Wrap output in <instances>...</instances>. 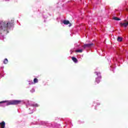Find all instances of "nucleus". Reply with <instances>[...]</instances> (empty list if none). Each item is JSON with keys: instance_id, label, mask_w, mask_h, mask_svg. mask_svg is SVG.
Returning a JSON list of instances; mask_svg holds the SVG:
<instances>
[{"instance_id": "20e7f679", "label": "nucleus", "mask_w": 128, "mask_h": 128, "mask_svg": "<svg viewBox=\"0 0 128 128\" xmlns=\"http://www.w3.org/2000/svg\"><path fill=\"white\" fill-rule=\"evenodd\" d=\"M0 128H6V122L4 121H2L0 123Z\"/></svg>"}, {"instance_id": "9b49d317", "label": "nucleus", "mask_w": 128, "mask_h": 128, "mask_svg": "<svg viewBox=\"0 0 128 128\" xmlns=\"http://www.w3.org/2000/svg\"><path fill=\"white\" fill-rule=\"evenodd\" d=\"M8 60L6 58H5L4 60V64H8Z\"/></svg>"}, {"instance_id": "6e6552de", "label": "nucleus", "mask_w": 128, "mask_h": 128, "mask_svg": "<svg viewBox=\"0 0 128 128\" xmlns=\"http://www.w3.org/2000/svg\"><path fill=\"white\" fill-rule=\"evenodd\" d=\"M72 60L74 62H78V59L74 57H72Z\"/></svg>"}, {"instance_id": "f257e3e1", "label": "nucleus", "mask_w": 128, "mask_h": 128, "mask_svg": "<svg viewBox=\"0 0 128 128\" xmlns=\"http://www.w3.org/2000/svg\"><path fill=\"white\" fill-rule=\"evenodd\" d=\"M12 24H14L12 20L8 22L2 21L0 22V30H3V32L8 30V28H12Z\"/></svg>"}, {"instance_id": "9d476101", "label": "nucleus", "mask_w": 128, "mask_h": 128, "mask_svg": "<svg viewBox=\"0 0 128 128\" xmlns=\"http://www.w3.org/2000/svg\"><path fill=\"white\" fill-rule=\"evenodd\" d=\"M118 42H122V37L118 36L117 38Z\"/></svg>"}, {"instance_id": "2eb2a0df", "label": "nucleus", "mask_w": 128, "mask_h": 128, "mask_svg": "<svg viewBox=\"0 0 128 128\" xmlns=\"http://www.w3.org/2000/svg\"><path fill=\"white\" fill-rule=\"evenodd\" d=\"M124 22H126V20H124Z\"/></svg>"}, {"instance_id": "ddd939ff", "label": "nucleus", "mask_w": 128, "mask_h": 128, "mask_svg": "<svg viewBox=\"0 0 128 128\" xmlns=\"http://www.w3.org/2000/svg\"><path fill=\"white\" fill-rule=\"evenodd\" d=\"M75 52H82V50H77Z\"/></svg>"}, {"instance_id": "f3484780", "label": "nucleus", "mask_w": 128, "mask_h": 128, "mask_svg": "<svg viewBox=\"0 0 128 128\" xmlns=\"http://www.w3.org/2000/svg\"><path fill=\"white\" fill-rule=\"evenodd\" d=\"M98 74H97V76H98Z\"/></svg>"}, {"instance_id": "423d86ee", "label": "nucleus", "mask_w": 128, "mask_h": 128, "mask_svg": "<svg viewBox=\"0 0 128 128\" xmlns=\"http://www.w3.org/2000/svg\"><path fill=\"white\" fill-rule=\"evenodd\" d=\"M102 78V76L98 77L96 78V82H97V84H100V79Z\"/></svg>"}, {"instance_id": "dca6fc26", "label": "nucleus", "mask_w": 128, "mask_h": 128, "mask_svg": "<svg viewBox=\"0 0 128 128\" xmlns=\"http://www.w3.org/2000/svg\"><path fill=\"white\" fill-rule=\"evenodd\" d=\"M70 26H72V24H70Z\"/></svg>"}, {"instance_id": "1a4fd4ad", "label": "nucleus", "mask_w": 128, "mask_h": 128, "mask_svg": "<svg viewBox=\"0 0 128 128\" xmlns=\"http://www.w3.org/2000/svg\"><path fill=\"white\" fill-rule=\"evenodd\" d=\"M112 18L114 20H120V18L118 17H114Z\"/></svg>"}, {"instance_id": "4468645a", "label": "nucleus", "mask_w": 128, "mask_h": 128, "mask_svg": "<svg viewBox=\"0 0 128 128\" xmlns=\"http://www.w3.org/2000/svg\"><path fill=\"white\" fill-rule=\"evenodd\" d=\"M32 92H34V89H32Z\"/></svg>"}, {"instance_id": "7ed1b4c3", "label": "nucleus", "mask_w": 128, "mask_h": 128, "mask_svg": "<svg viewBox=\"0 0 128 128\" xmlns=\"http://www.w3.org/2000/svg\"><path fill=\"white\" fill-rule=\"evenodd\" d=\"M94 46V44L93 43H90L88 44H84L82 46V48H92Z\"/></svg>"}, {"instance_id": "0eeeda50", "label": "nucleus", "mask_w": 128, "mask_h": 128, "mask_svg": "<svg viewBox=\"0 0 128 128\" xmlns=\"http://www.w3.org/2000/svg\"><path fill=\"white\" fill-rule=\"evenodd\" d=\"M63 24H70V22L68 20H64Z\"/></svg>"}, {"instance_id": "f8f14e48", "label": "nucleus", "mask_w": 128, "mask_h": 128, "mask_svg": "<svg viewBox=\"0 0 128 128\" xmlns=\"http://www.w3.org/2000/svg\"><path fill=\"white\" fill-rule=\"evenodd\" d=\"M34 84H38V78H35L34 80Z\"/></svg>"}, {"instance_id": "f03ea898", "label": "nucleus", "mask_w": 128, "mask_h": 128, "mask_svg": "<svg viewBox=\"0 0 128 128\" xmlns=\"http://www.w3.org/2000/svg\"><path fill=\"white\" fill-rule=\"evenodd\" d=\"M6 102V106H15L16 104H20L22 102V100H4L0 102V104H4Z\"/></svg>"}, {"instance_id": "39448f33", "label": "nucleus", "mask_w": 128, "mask_h": 128, "mask_svg": "<svg viewBox=\"0 0 128 128\" xmlns=\"http://www.w3.org/2000/svg\"><path fill=\"white\" fill-rule=\"evenodd\" d=\"M120 25L121 26H124V28H126L128 26V22H124V23H120Z\"/></svg>"}]
</instances>
